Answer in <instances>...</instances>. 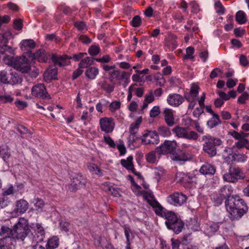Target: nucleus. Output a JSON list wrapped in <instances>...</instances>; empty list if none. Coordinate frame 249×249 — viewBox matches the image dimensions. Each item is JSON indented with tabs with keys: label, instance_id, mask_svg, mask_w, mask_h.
I'll list each match as a JSON object with an SVG mask.
<instances>
[{
	"label": "nucleus",
	"instance_id": "nucleus-9",
	"mask_svg": "<svg viewBox=\"0 0 249 249\" xmlns=\"http://www.w3.org/2000/svg\"><path fill=\"white\" fill-rule=\"evenodd\" d=\"M32 94L36 97L49 100L51 96L47 92L46 88L43 84H37L32 88Z\"/></svg>",
	"mask_w": 249,
	"mask_h": 249
},
{
	"label": "nucleus",
	"instance_id": "nucleus-48",
	"mask_svg": "<svg viewBox=\"0 0 249 249\" xmlns=\"http://www.w3.org/2000/svg\"><path fill=\"white\" fill-rule=\"evenodd\" d=\"M199 92V87L196 84L192 85L189 94L193 95L194 97H197Z\"/></svg>",
	"mask_w": 249,
	"mask_h": 249
},
{
	"label": "nucleus",
	"instance_id": "nucleus-10",
	"mask_svg": "<svg viewBox=\"0 0 249 249\" xmlns=\"http://www.w3.org/2000/svg\"><path fill=\"white\" fill-rule=\"evenodd\" d=\"M177 143L175 141H165L163 143L157 148V152L160 154H166L175 150Z\"/></svg>",
	"mask_w": 249,
	"mask_h": 249
},
{
	"label": "nucleus",
	"instance_id": "nucleus-51",
	"mask_svg": "<svg viewBox=\"0 0 249 249\" xmlns=\"http://www.w3.org/2000/svg\"><path fill=\"white\" fill-rule=\"evenodd\" d=\"M131 24L133 27H139L141 23V18L139 16H135L132 21H131Z\"/></svg>",
	"mask_w": 249,
	"mask_h": 249
},
{
	"label": "nucleus",
	"instance_id": "nucleus-15",
	"mask_svg": "<svg viewBox=\"0 0 249 249\" xmlns=\"http://www.w3.org/2000/svg\"><path fill=\"white\" fill-rule=\"evenodd\" d=\"M71 57H68L66 55H60L53 54L52 55L51 59L55 65L59 66H64L70 63Z\"/></svg>",
	"mask_w": 249,
	"mask_h": 249
},
{
	"label": "nucleus",
	"instance_id": "nucleus-54",
	"mask_svg": "<svg viewBox=\"0 0 249 249\" xmlns=\"http://www.w3.org/2000/svg\"><path fill=\"white\" fill-rule=\"evenodd\" d=\"M17 130L19 132L21 135H24L29 133L30 135L31 133L29 131L28 129L23 125H18L17 127Z\"/></svg>",
	"mask_w": 249,
	"mask_h": 249
},
{
	"label": "nucleus",
	"instance_id": "nucleus-24",
	"mask_svg": "<svg viewBox=\"0 0 249 249\" xmlns=\"http://www.w3.org/2000/svg\"><path fill=\"white\" fill-rule=\"evenodd\" d=\"M98 73V69L94 67L88 68L85 72L86 76L89 80L94 79Z\"/></svg>",
	"mask_w": 249,
	"mask_h": 249
},
{
	"label": "nucleus",
	"instance_id": "nucleus-12",
	"mask_svg": "<svg viewBox=\"0 0 249 249\" xmlns=\"http://www.w3.org/2000/svg\"><path fill=\"white\" fill-rule=\"evenodd\" d=\"M187 199V196L182 193H174L168 197V201L175 206H181L184 203Z\"/></svg>",
	"mask_w": 249,
	"mask_h": 249
},
{
	"label": "nucleus",
	"instance_id": "nucleus-28",
	"mask_svg": "<svg viewBox=\"0 0 249 249\" xmlns=\"http://www.w3.org/2000/svg\"><path fill=\"white\" fill-rule=\"evenodd\" d=\"M35 210L38 212H41L43 211V208L45 205L44 201L41 198L37 197L35 198L33 201Z\"/></svg>",
	"mask_w": 249,
	"mask_h": 249
},
{
	"label": "nucleus",
	"instance_id": "nucleus-35",
	"mask_svg": "<svg viewBox=\"0 0 249 249\" xmlns=\"http://www.w3.org/2000/svg\"><path fill=\"white\" fill-rule=\"evenodd\" d=\"M177 179L180 182H190L192 178L187 174L183 173H178L177 175Z\"/></svg>",
	"mask_w": 249,
	"mask_h": 249
},
{
	"label": "nucleus",
	"instance_id": "nucleus-4",
	"mask_svg": "<svg viewBox=\"0 0 249 249\" xmlns=\"http://www.w3.org/2000/svg\"><path fill=\"white\" fill-rule=\"evenodd\" d=\"M0 248L8 247L15 245V241L13 239V229L5 226H2L0 229Z\"/></svg>",
	"mask_w": 249,
	"mask_h": 249
},
{
	"label": "nucleus",
	"instance_id": "nucleus-50",
	"mask_svg": "<svg viewBox=\"0 0 249 249\" xmlns=\"http://www.w3.org/2000/svg\"><path fill=\"white\" fill-rule=\"evenodd\" d=\"M0 75L1 81L4 84H8L10 78L9 74L5 71H1Z\"/></svg>",
	"mask_w": 249,
	"mask_h": 249
},
{
	"label": "nucleus",
	"instance_id": "nucleus-41",
	"mask_svg": "<svg viewBox=\"0 0 249 249\" xmlns=\"http://www.w3.org/2000/svg\"><path fill=\"white\" fill-rule=\"evenodd\" d=\"M159 134L163 137H168L171 135L169 129L165 126H161L159 127Z\"/></svg>",
	"mask_w": 249,
	"mask_h": 249
},
{
	"label": "nucleus",
	"instance_id": "nucleus-64",
	"mask_svg": "<svg viewBox=\"0 0 249 249\" xmlns=\"http://www.w3.org/2000/svg\"><path fill=\"white\" fill-rule=\"evenodd\" d=\"M14 27L17 30H20L22 28V23L21 19H15L14 21Z\"/></svg>",
	"mask_w": 249,
	"mask_h": 249
},
{
	"label": "nucleus",
	"instance_id": "nucleus-52",
	"mask_svg": "<svg viewBox=\"0 0 249 249\" xmlns=\"http://www.w3.org/2000/svg\"><path fill=\"white\" fill-rule=\"evenodd\" d=\"M2 191V196H7L12 195L14 193V189L12 185L7 189H3Z\"/></svg>",
	"mask_w": 249,
	"mask_h": 249
},
{
	"label": "nucleus",
	"instance_id": "nucleus-47",
	"mask_svg": "<svg viewBox=\"0 0 249 249\" xmlns=\"http://www.w3.org/2000/svg\"><path fill=\"white\" fill-rule=\"evenodd\" d=\"M8 52L11 54L14 53V50L12 48L9 46L7 45H3L2 46H0V53H4L5 52Z\"/></svg>",
	"mask_w": 249,
	"mask_h": 249
},
{
	"label": "nucleus",
	"instance_id": "nucleus-19",
	"mask_svg": "<svg viewBox=\"0 0 249 249\" xmlns=\"http://www.w3.org/2000/svg\"><path fill=\"white\" fill-rule=\"evenodd\" d=\"M57 75V69L56 68H50L44 72V80L49 82L52 80L56 79Z\"/></svg>",
	"mask_w": 249,
	"mask_h": 249
},
{
	"label": "nucleus",
	"instance_id": "nucleus-2",
	"mask_svg": "<svg viewBox=\"0 0 249 249\" xmlns=\"http://www.w3.org/2000/svg\"><path fill=\"white\" fill-rule=\"evenodd\" d=\"M162 217L166 219L165 224L169 229L172 230L176 233L181 231L184 224L178 218L174 213L167 210L162 213Z\"/></svg>",
	"mask_w": 249,
	"mask_h": 249
},
{
	"label": "nucleus",
	"instance_id": "nucleus-1",
	"mask_svg": "<svg viewBox=\"0 0 249 249\" xmlns=\"http://www.w3.org/2000/svg\"><path fill=\"white\" fill-rule=\"evenodd\" d=\"M225 206L232 220L241 218L248 209L244 200L237 196H231L227 199Z\"/></svg>",
	"mask_w": 249,
	"mask_h": 249
},
{
	"label": "nucleus",
	"instance_id": "nucleus-59",
	"mask_svg": "<svg viewBox=\"0 0 249 249\" xmlns=\"http://www.w3.org/2000/svg\"><path fill=\"white\" fill-rule=\"evenodd\" d=\"M117 148L120 152V155H123L125 153V147L122 141H119V143L117 144Z\"/></svg>",
	"mask_w": 249,
	"mask_h": 249
},
{
	"label": "nucleus",
	"instance_id": "nucleus-27",
	"mask_svg": "<svg viewBox=\"0 0 249 249\" xmlns=\"http://www.w3.org/2000/svg\"><path fill=\"white\" fill-rule=\"evenodd\" d=\"M187 129L185 127H180L178 126H175L172 131L178 138H184L187 132Z\"/></svg>",
	"mask_w": 249,
	"mask_h": 249
},
{
	"label": "nucleus",
	"instance_id": "nucleus-8",
	"mask_svg": "<svg viewBox=\"0 0 249 249\" xmlns=\"http://www.w3.org/2000/svg\"><path fill=\"white\" fill-rule=\"evenodd\" d=\"M140 139L142 140V143L143 144H156L159 142V135L155 131L146 130Z\"/></svg>",
	"mask_w": 249,
	"mask_h": 249
},
{
	"label": "nucleus",
	"instance_id": "nucleus-30",
	"mask_svg": "<svg viewBox=\"0 0 249 249\" xmlns=\"http://www.w3.org/2000/svg\"><path fill=\"white\" fill-rule=\"evenodd\" d=\"M133 157L130 156H129L126 160H121V163L123 166L125 167L128 170L133 169L134 165L133 164Z\"/></svg>",
	"mask_w": 249,
	"mask_h": 249
},
{
	"label": "nucleus",
	"instance_id": "nucleus-21",
	"mask_svg": "<svg viewBox=\"0 0 249 249\" xmlns=\"http://www.w3.org/2000/svg\"><path fill=\"white\" fill-rule=\"evenodd\" d=\"M29 208L28 202L23 199H21L17 201L15 211L19 213H24Z\"/></svg>",
	"mask_w": 249,
	"mask_h": 249
},
{
	"label": "nucleus",
	"instance_id": "nucleus-37",
	"mask_svg": "<svg viewBox=\"0 0 249 249\" xmlns=\"http://www.w3.org/2000/svg\"><path fill=\"white\" fill-rule=\"evenodd\" d=\"M231 156L232 157V160L235 162H244L247 159V157L244 154H233Z\"/></svg>",
	"mask_w": 249,
	"mask_h": 249
},
{
	"label": "nucleus",
	"instance_id": "nucleus-16",
	"mask_svg": "<svg viewBox=\"0 0 249 249\" xmlns=\"http://www.w3.org/2000/svg\"><path fill=\"white\" fill-rule=\"evenodd\" d=\"M36 43L33 39H24L21 41L20 43V47L21 50L23 52H27L29 56L30 52H31L30 50L36 47Z\"/></svg>",
	"mask_w": 249,
	"mask_h": 249
},
{
	"label": "nucleus",
	"instance_id": "nucleus-34",
	"mask_svg": "<svg viewBox=\"0 0 249 249\" xmlns=\"http://www.w3.org/2000/svg\"><path fill=\"white\" fill-rule=\"evenodd\" d=\"M219 229V226L217 223H213L206 225V229L208 234H213L217 231Z\"/></svg>",
	"mask_w": 249,
	"mask_h": 249
},
{
	"label": "nucleus",
	"instance_id": "nucleus-61",
	"mask_svg": "<svg viewBox=\"0 0 249 249\" xmlns=\"http://www.w3.org/2000/svg\"><path fill=\"white\" fill-rule=\"evenodd\" d=\"M79 40L84 44H89L91 42V40L87 36L81 35L79 36Z\"/></svg>",
	"mask_w": 249,
	"mask_h": 249
},
{
	"label": "nucleus",
	"instance_id": "nucleus-32",
	"mask_svg": "<svg viewBox=\"0 0 249 249\" xmlns=\"http://www.w3.org/2000/svg\"><path fill=\"white\" fill-rule=\"evenodd\" d=\"M221 122L218 115L213 116V117L207 122V124L210 128H213L220 124Z\"/></svg>",
	"mask_w": 249,
	"mask_h": 249
},
{
	"label": "nucleus",
	"instance_id": "nucleus-3",
	"mask_svg": "<svg viewBox=\"0 0 249 249\" xmlns=\"http://www.w3.org/2000/svg\"><path fill=\"white\" fill-rule=\"evenodd\" d=\"M30 231L28 221L20 218L18 222L13 227V239L23 241Z\"/></svg>",
	"mask_w": 249,
	"mask_h": 249
},
{
	"label": "nucleus",
	"instance_id": "nucleus-44",
	"mask_svg": "<svg viewBox=\"0 0 249 249\" xmlns=\"http://www.w3.org/2000/svg\"><path fill=\"white\" fill-rule=\"evenodd\" d=\"M101 88L108 93L112 92L114 87L112 85L108 84L107 82H104L101 84Z\"/></svg>",
	"mask_w": 249,
	"mask_h": 249
},
{
	"label": "nucleus",
	"instance_id": "nucleus-17",
	"mask_svg": "<svg viewBox=\"0 0 249 249\" xmlns=\"http://www.w3.org/2000/svg\"><path fill=\"white\" fill-rule=\"evenodd\" d=\"M30 54L31 55L30 57L33 59H36L40 62H45L48 59L47 54L43 49H39L34 53L30 52Z\"/></svg>",
	"mask_w": 249,
	"mask_h": 249
},
{
	"label": "nucleus",
	"instance_id": "nucleus-60",
	"mask_svg": "<svg viewBox=\"0 0 249 249\" xmlns=\"http://www.w3.org/2000/svg\"><path fill=\"white\" fill-rule=\"evenodd\" d=\"M121 103L119 101H115L111 103L109 105V108L111 111H114L120 108Z\"/></svg>",
	"mask_w": 249,
	"mask_h": 249
},
{
	"label": "nucleus",
	"instance_id": "nucleus-25",
	"mask_svg": "<svg viewBox=\"0 0 249 249\" xmlns=\"http://www.w3.org/2000/svg\"><path fill=\"white\" fill-rule=\"evenodd\" d=\"M59 244V239L56 236H53L48 239L46 245L47 249H55Z\"/></svg>",
	"mask_w": 249,
	"mask_h": 249
},
{
	"label": "nucleus",
	"instance_id": "nucleus-62",
	"mask_svg": "<svg viewBox=\"0 0 249 249\" xmlns=\"http://www.w3.org/2000/svg\"><path fill=\"white\" fill-rule=\"evenodd\" d=\"M220 73H222V71L219 68H215L211 72L210 74V77L211 79H213L217 77L218 76V74Z\"/></svg>",
	"mask_w": 249,
	"mask_h": 249
},
{
	"label": "nucleus",
	"instance_id": "nucleus-31",
	"mask_svg": "<svg viewBox=\"0 0 249 249\" xmlns=\"http://www.w3.org/2000/svg\"><path fill=\"white\" fill-rule=\"evenodd\" d=\"M232 192V190L231 189V187L229 186H224L221 189H220V195L223 196L225 199L226 198H227V199L229 198V197H231V193Z\"/></svg>",
	"mask_w": 249,
	"mask_h": 249
},
{
	"label": "nucleus",
	"instance_id": "nucleus-20",
	"mask_svg": "<svg viewBox=\"0 0 249 249\" xmlns=\"http://www.w3.org/2000/svg\"><path fill=\"white\" fill-rule=\"evenodd\" d=\"M164 120L169 126H172L175 124V118L171 109L165 108L163 111Z\"/></svg>",
	"mask_w": 249,
	"mask_h": 249
},
{
	"label": "nucleus",
	"instance_id": "nucleus-43",
	"mask_svg": "<svg viewBox=\"0 0 249 249\" xmlns=\"http://www.w3.org/2000/svg\"><path fill=\"white\" fill-rule=\"evenodd\" d=\"M3 62L9 66H13L14 67V62H15V58L13 56H10L9 55H5L3 59Z\"/></svg>",
	"mask_w": 249,
	"mask_h": 249
},
{
	"label": "nucleus",
	"instance_id": "nucleus-23",
	"mask_svg": "<svg viewBox=\"0 0 249 249\" xmlns=\"http://www.w3.org/2000/svg\"><path fill=\"white\" fill-rule=\"evenodd\" d=\"M148 202L151 206L155 208V213L159 215L162 217V213H164L165 211H167L166 210L163 208L156 201L148 199Z\"/></svg>",
	"mask_w": 249,
	"mask_h": 249
},
{
	"label": "nucleus",
	"instance_id": "nucleus-6",
	"mask_svg": "<svg viewBox=\"0 0 249 249\" xmlns=\"http://www.w3.org/2000/svg\"><path fill=\"white\" fill-rule=\"evenodd\" d=\"M242 177V174L240 169L236 166H230L229 172L224 174L223 178L224 180L234 182Z\"/></svg>",
	"mask_w": 249,
	"mask_h": 249
},
{
	"label": "nucleus",
	"instance_id": "nucleus-39",
	"mask_svg": "<svg viewBox=\"0 0 249 249\" xmlns=\"http://www.w3.org/2000/svg\"><path fill=\"white\" fill-rule=\"evenodd\" d=\"M156 152L157 151H152L146 155L145 158L148 162L154 163L156 162L157 160L156 156Z\"/></svg>",
	"mask_w": 249,
	"mask_h": 249
},
{
	"label": "nucleus",
	"instance_id": "nucleus-63",
	"mask_svg": "<svg viewBox=\"0 0 249 249\" xmlns=\"http://www.w3.org/2000/svg\"><path fill=\"white\" fill-rule=\"evenodd\" d=\"M248 98L249 94L247 92H244L238 98V102L240 104H244Z\"/></svg>",
	"mask_w": 249,
	"mask_h": 249
},
{
	"label": "nucleus",
	"instance_id": "nucleus-5",
	"mask_svg": "<svg viewBox=\"0 0 249 249\" xmlns=\"http://www.w3.org/2000/svg\"><path fill=\"white\" fill-rule=\"evenodd\" d=\"M208 141L203 144V149L210 156L213 157L216 154V146L221 144L222 141L220 139L206 136Z\"/></svg>",
	"mask_w": 249,
	"mask_h": 249
},
{
	"label": "nucleus",
	"instance_id": "nucleus-38",
	"mask_svg": "<svg viewBox=\"0 0 249 249\" xmlns=\"http://www.w3.org/2000/svg\"><path fill=\"white\" fill-rule=\"evenodd\" d=\"M215 12L218 15H223L225 12V8L219 0L216 1L214 3Z\"/></svg>",
	"mask_w": 249,
	"mask_h": 249
},
{
	"label": "nucleus",
	"instance_id": "nucleus-57",
	"mask_svg": "<svg viewBox=\"0 0 249 249\" xmlns=\"http://www.w3.org/2000/svg\"><path fill=\"white\" fill-rule=\"evenodd\" d=\"M16 107L19 109H23L27 106V103L26 102L21 101V100H17L15 103Z\"/></svg>",
	"mask_w": 249,
	"mask_h": 249
},
{
	"label": "nucleus",
	"instance_id": "nucleus-46",
	"mask_svg": "<svg viewBox=\"0 0 249 249\" xmlns=\"http://www.w3.org/2000/svg\"><path fill=\"white\" fill-rule=\"evenodd\" d=\"M186 54L184 57V59H193V55L194 53V49L192 47H189L186 49Z\"/></svg>",
	"mask_w": 249,
	"mask_h": 249
},
{
	"label": "nucleus",
	"instance_id": "nucleus-55",
	"mask_svg": "<svg viewBox=\"0 0 249 249\" xmlns=\"http://www.w3.org/2000/svg\"><path fill=\"white\" fill-rule=\"evenodd\" d=\"M13 100L9 95H0V102L2 103L11 102Z\"/></svg>",
	"mask_w": 249,
	"mask_h": 249
},
{
	"label": "nucleus",
	"instance_id": "nucleus-13",
	"mask_svg": "<svg viewBox=\"0 0 249 249\" xmlns=\"http://www.w3.org/2000/svg\"><path fill=\"white\" fill-rule=\"evenodd\" d=\"M100 124L101 130L106 133L111 132L115 126L113 119L108 117L101 118L100 119Z\"/></svg>",
	"mask_w": 249,
	"mask_h": 249
},
{
	"label": "nucleus",
	"instance_id": "nucleus-18",
	"mask_svg": "<svg viewBox=\"0 0 249 249\" xmlns=\"http://www.w3.org/2000/svg\"><path fill=\"white\" fill-rule=\"evenodd\" d=\"M130 74L125 71L121 72L119 70H113L109 72V78L111 81L116 79L121 81L124 78H127L130 77Z\"/></svg>",
	"mask_w": 249,
	"mask_h": 249
},
{
	"label": "nucleus",
	"instance_id": "nucleus-33",
	"mask_svg": "<svg viewBox=\"0 0 249 249\" xmlns=\"http://www.w3.org/2000/svg\"><path fill=\"white\" fill-rule=\"evenodd\" d=\"M235 19L240 24H243L246 22L247 19L244 12L242 11H238L235 15Z\"/></svg>",
	"mask_w": 249,
	"mask_h": 249
},
{
	"label": "nucleus",
	"instance_id": "nucleus-22",
	"mask_svg": "<svg viewBox=\"0 0 249 249\" xmlns=\"http://www.w3.org/2000/svg\"><path fill=\"white\" fill-rule=\"evenodd\" d=\"M200 172L203 175H213L215 172V169L211 164L206 163L203 165L200 170Z\"/></svg>",
	"mask_w": 249,
	"mask_h": 249
},
{
	"label": "nucleus",
	"instance_id": "nucleus-45",
	"mask_svg": "<svg viewBox=\"0 0 249 249\" xmlns=\"http://www.w3.org/2000/svg\"><path fill=\"white\" fill-rule=\"evenodd\" d=\"M90 115L87 110L83 111L81 116V120L84 125H86L89 121Z\"/></svg>",
	"mask_w": 249,
	"mask_h": 249
},
{
	"label": "nucleus",
	"instance_id": "nucleus-14",
	"mask_svg": "<svg viewBox=\"0 0 249 249\" xmlns=\"http://www.w3.org/2000/svg\"><path fill=\"white\" fill-rule=\"evenodd\" d=\"M184 101V98L177 93L170 94L167 98V102L172 107H178Z\"/></svg>",
	"mask_w": 249,
	"mask_h": 249
},
{
	"label": "nucleus",
	"instance_id": "nucleus-40",
	"mask_svg": "<svg viewBox=\"0 0 249 249\" xmlns=\"http://www.w3.org/2000/svg\"><path fill=\"white\" fill-rule=\"evenodd\" d=\"M198 138V135L195 131L187 130V132L185 135V139L189 140L196 141Z\"/></svg>",
	"mask_w": 249,
	"mask_h": 249
},
{
	"label": "nucleus",
	"instance_id": "nucleus-7",
	"mask_svg": "<svg viewBox=\"0 0 249 249\" xmlns=\"http://www.w3.org/2000/svg\"><path fill=\"white\" fill-rule=\"evenodd\" d=\"M14 68L21 72L26 73L30 70V65L28 59L23 55L15 58Z\"/></svg>",
	"mask_w": 249,
	"mask_h": 249
},
{
	"label": "nucleus",
	"instance_id": "nucleus-42",
	"mask_svg": "<svg viewBox=\"0 0 249 249\" xmlns=\"http://www.w3.org/2000/svg\"><path fill=\"white\" fill-rule=\"evenodd\" d=\"M91 64V58L89 57H87L81 60L79 64V67L80 68H87Z\"/></svg>",
	"mask_w": 249,
	"mask_h": 249
},
{
	"label": "nucleus",
	"instance_id": "nucleus-58",
	"mask_svg": "<svg viewBox=\"0 0 249 249\" xmlns=\"http://www.w3.org/2000/svg\"><path fill=\"white\" fill-rule=\"evenodd\" d=\"M247 139H241L235 143V146L238 149H241L244 147H246Z\"/></svg>",
	"mask_w": 249,
	"mask_h": 249
},
{
	"label": "nucleus",
	"instance_id": "nucleus-36",
	"mask_svg": "<svg viewBox=\"0 0 249 249\" xmlns=\"http://www.w3.org/2000/svg\"><path fill=\"white\" fill-rule=\"evenodd\" d=\"M176 38V36L173 34L169 35L167 38V45L171 46L173 49H175L177 46Z\"/></svg>",
	"mask_w": 249,
	"mask_h": 249
},
{
	"label": "nucleus",
	"instance_id": "nucleus-56",
	"mask_svg": "<svg viewBox=\"0 0 249 249\" xmlns=\"http://www.w3.org/2000/svg\"><path fill=\"white\" fill-rule=\"evenodd\" d=\"M88 168L91 172H92L95 174H99L101 172L100 169L94 164H91L89 165Z\"/></svg>",
	"mask_w": 249,
	"mask_h": 249
},
{
	"label": "nucleus",
	"instance_id": "nucleus-26",
	"mask_svg": "<svg viewBox=\"0 0 249 249\" xmlns=\"http://www.w3.org/2000/svg\"><path fill=\"white\" fill-rule=\"evenodd\" d=\"M154 100V93L152 90H150L145 96L144 102L142 106V109L143 110L147 108L148 104L153 102Z\"/></svg>",
	"mask_w": 249,
	"mask_h": 249
},
{
	"label": "nucleus",
	"instance_id": "nucleus-11",
	"mask_svg": "<svg viewBox=\"0 0 249 249\" xmlns=\"http://www.w3.org/2000/svg\"><path fill=\"white\" fill-rule=\"evenodd\" d=\"M32 233L33 241L36 243L41 242L45 237V231L43 227L39 224H36L33 228Z\"/></svg>",
	"mask_w": 249,
	"mask_h": 249
},
{
	"label": "nucleus",
	"instance_id": "nucleus-29",
	"mask_svg": "<svg viewBox=\"0 0 249 249\" xmlns=\"http://www.w3.org/2000/svg\"><path fill=\"white\" fill-rule=\"evenodd\" d=\"M22 78L16 72H12L10 74L8 84L14 85L21 83Z\"/></svg>",
	"mask_w": 249,
	"mask_h": 249
},
{
	"label": "nucleus",
	"instance_id": "nucleus-49",
	"mask_svg": "<svg viewBox=\"0 0 249 249\" xmlns=\"http://www.w3.org/2000/svg\"><path fill=\"white\" fill-rule=\"evenodd\" d=\"M160 113V107L159 106H154L150 112V116L152 118H155Z\"/></svg>",
	"mask_w": 249,
	"mask_h": 249
},
{
	"label": "nucleus",
	"instance_id": "nucleus-53",
	"mask_svg": "<svg viewBox=\"0 0 249 249\" xmlns=\"http://www.w3.org/2000/svg\"><path fill=\"white\" fill-rule=\"evenodd\" d=\"M100 48L97 46H91L89 50V53L93 56H95L99 53Z\"/></svg>",
	"mask_w": 249,
	"mask_h": 249
}]
</instances>
